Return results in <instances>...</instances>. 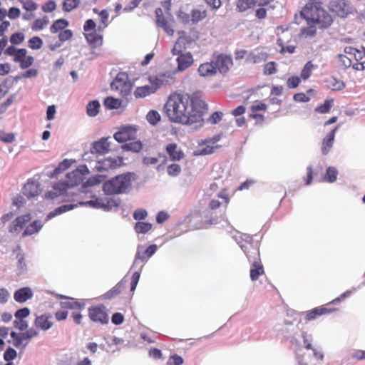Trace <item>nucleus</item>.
I'll list each match as a JSON object with an SVG mask.
<instances>
[{
    "mask_svg": "<svg viewBox=\"0 0 365 365\" xmlns=\"http://www.w3.org/2000/svg\"><path fill=\"white\" fill-rule=\"evenodd\" d=\"M27 51L25 48H19L14 61L20 63V67L25 69L31 66L34 63V58L31 56H26Z\"/></svg>",
    "mask_w": 365,
    "mask_h": 365,
    "instance_id": "nucleus-16",
    "label": "nucleus"
},
{
    "mask_svg": "<svg viewBox=\"0 0 365 365\" xmlns=\"http://www.w3.org/2000/svg\"><path fill=\"white\" fill-rule=\"evenodd\" d=\"M251 268L250 271V279L252 281H256L259 277L264 274V269L262 263L261 259L251 262Z\"/></svg>",
    "mask_w": 365,
    "mask_h": 365,
    "instance_id": "nucleus-23",
    "label": "nucleus"
},
{
    "mask_svg": "<svg viewBox=\"0 0 365 365\" xmlns=\"http://www.w3.org/2000/svg\"><path fill=\"white\" fill-rule=\"evenodd\" d=\"M128 76L125 73H119L111 83V88L123 91L127 86Z\"/></svg>",
    "mask_w": 365,
    "mask_h": 365,
    "instance_id": "nucleus-28",
    "label": "nucleus"
},
{
    "mask_svg": "<svg viewBox=\"0 0 365 365\" xmlns=\"http://www.w3.org/2000/svg\"><path fill=\"white\" fill-rule=\"evenodd\" d=\"M166 152L172 160H180L183 158V153L178 149L176 143H170L166 145Z\"/></svg>",
    "mask_w": 365,
    "mask_h": 365,
    "instance_id": "nucleus-27",
    "label": "nucleus"
},
{
    "mask_svg": "<svg viewBox=\"0 0 365 365\" xmlns=\"http://www.w3.org/2000/svg\"><path fill=\"white\" fill-rule=\"evenodd\" d=\"M191 43V41L189 37L186 36H180L179 37L173 49L172 53L173 55H179L180 53H185L183 51L186 50L187 46Z\"/></svg>",
    "mask_w": 365,
    "mask_h": 365,
    "instance_id": "nucleus-22",
    "label": "nucleus"
},
{
    "mask_svg": "<svg viewBox=\"0 0 365 365\" xmlns=\"http://www.w3.org/2000/svg\"><path fill=\"white\" fill-rule=\"evenodd\" d=\"M329 7L332 12L341 17H345L350 13L349 5L344 0H331Z\"/></svg>",
    "mask_w": 365,
    "mask_h": 365,
    "instance_id": "nucleus-13",
    "label": "nucleus"
},
{
    "mask_svg": "<svg viewBox=\"0 0 365 365\" xmlns=\"http://www.w3.org/2000/svg\"><path fill=\"white\" fill-rule=\"evenodd\" d=\"M333 106V100H326L322 105L316 108V111L319 113H327Z\"/></svg>",
    "mask_w": 365,
    "mask_h": 365,
    "instance_id": "nucleus-51",
    "label": "nucleus"
},
{
    "mask_svg": "<svg viewBox=\"0 0 365 365\" xmlns=\"http://www.w3.org/2000/svg\"><path fill=\"white\" fill-rule=\"evenodd\" d=\"M338 171L334 167H329L327 169L326 174L323 177V181L327 182H334L337 179Z\"/></svg>",
    "mask_w": 365,
    "mask_h": 365,
    "instance_id": "nucleus-37",
    "label": "nucleus"
},
{
    "mask_svg": "<svg viewBox=\"0 0 365 365\" xmlns=\"http://www.w3.org/2000/svg\"><path fill=\"white\" fill-rule=\"evenodd\" d=\"M267 109V104L260 101H255L250 106L251 113H250L249 117L255 120L256 123L262 124L264 120V116L259 112H265Z\"/></svg>",
    "mask_w": 365,
    "mask_h": 365,
    "instance_id": "nucleus-11",
    "label": "nucleus"
},
{
    "mask_svg": "<svg viewBox=\"0 0 365 365\" xmlns=\"http://www.w3.org/2000/svg\"><path fill=\"white\" fill-rule=\"evenodd\" d=\"M49 23L48 17L45 16L41 19H36L31 25V29L33 31H39L42 30L44 27H46Z\"/></svg>",
    "mask_w": 365,
    "mask_h": 365,
    "instance_id": "nucleus-41",
    "label": "nucleus"
},
{
    "mask_svg": "<svg viewBox=\"0 0 365 365\" xmlns=\"http://www.w3.org/2000/svg\"><path fill=\"white\" fill-rule=\"evenodd\" d=\"M156 245L148 246L145 250H138L135 257L134 263L136 264L138 260L144 261L150 258L157 250Z\"/></svg>",
    "mask_w": 365,
    "mask_h": 365,
    "instance_id": "nucleus-25",
    "label": "nucleus"
},
{
    "mask_svg": "<svg viewBox=\"0 0 365 365\" xmlns=\"http://www.w3.org/2000/svg\"><path fill=\"white\" fill-rule=\"evenodd\" d=\"M80 0H64L62 3V9L65 12H70L76 9L79 4Z\"/></svg>",
    "mask_w": 365,
    "mask_h": 365,
    "instance_id": "nucleus-43",
    "label": "nucleus"
},
{
    "mask_svg": "<svg viewBox=\"0 0 365 365\" xmlns=\"http://www.w3.org/2000/svg\"><path fill=\"white\" fill-rule=\"evenodd\" d=\"M103 201H104L102 205V209L104 210H110L113 207H116L119 205V202L111 197H105L103 198Z\"/></svg>",
    "mask_w": 365,
    "mask_h": 365,
    "instance_id": "nucleus-49",
    "label": "nucleus"
},
{
    "mask_svg": "<svg viewBox=\"0 0 365 365\" xmlns=\"http://www.w3.org/2000/svg\"><path fill=\"white\" fill-rule=\"evenodd\" d=\"M42 227V224L38 220H34L28 225L23 232V236L31 235L38 232Z\"/></svg>",
    "mask_w": 365,
    "mask_h": 365,
    "instance_id": "nucleus-34",
    "label": "nucleus"
},
{
    "mask_svg": "<svg viewBox=\"0 0 365 365\" xmlns=\"http://www.w3.org/2000/svg\"><path fill=\"white\" fill-rule=\"evenodd\" d=\"M137 130L132 126L122 128L114 134V138L119 143H124L135 138Z\"/></svg>",
    "mask_w": 365,
    "mask_h": 365,
    "instance_id": "nucleus-14",
    "label": "nucleus"
},
{
    "mask_svg": "<svg viewBox=\"0 0 365 365\" xmlns=\"http://www.w3.org/2000/svg\"><path fill=\"white\" fill-rule=\"evenodd\" d=\"M31 220V214H26L16 217L9 227L10 232H18Z\"/></svg>",
    "mask_w": 365,
    "mask_h": 365,
    "instance_id": "nucleus-20",
    "label": "nucleus"
},
{
    "mask_svg": "<svg viewBox=\"0 0 365 365\" xmlns=\"http://www.w3.org/2000/svg\"><path fill=\"white\" fill-rule=\"evenodd\" d=\"M52 316L51 314H42L36 317L34 320V326L43 331L49 329L53 326L51 321Z\"/></svg>",
    "mask_w": 365,
    "mask_h": 365,
    "instance_id": "nucleus-19",
    "label": "nucleus"
},
{
    "mask_svg": "<svg viewBox=\"0 0 365 365\" xmlns=\"http://www.w3.org/2000/svg\"><path fill=\"white\" fill-rule=\"evenodd\" d=\"M84 180V173L79 169H76L66 175L65 182L56 183L53 188L55 192H48L46 196L54 198L58 195H63L67 188L73 187L80 185Z\"/></svg>",
    "mask_w": 365,
    "mask_h": 365,
    "instance_id": "nucleus-3",
    "label": "nucleus"
},
{
    "mask_svg": "<svg viewBox=\"0 0 365 365\" xmlns=\"http://www.w3.org/2000/svg\"><path fill=\"white\" fill-rule=\"evenodd\" d=\"M351 294L350 291H346L342 294H341L339 297H336V299H333L329 303H327L324 305L315 307L308 312H306L305 319L307 321H311L315 319L317 317L328 314L331 312H334L339 309V308L334 307L333 305H335L338 303H339L341 301L344 300L345 298L349 297Z\"/></svg>",
    "mask_w": 365,
    "mask_h": 365,
    "instance_id": "nucleus-6",
    "label": "nucleus"
},
{
    "mask_svg": "<svg viewBox=\"0 0 365 365\" xmlns=\"http://www.w3.org/2000/svg\"><path fill=\"white\" fill-rule=\"evenodd\" d=\"M314 68V64L311 61H308L304 66L303 67L301 72V78L306 81L312 75V70Z\"/></svg>",
    "mask_w": 365,
    "mask_h": 365,
    "instance_id": "nucleus-47",
    "label": "nucleus"
},
{
    "mask_svg": "<svg viewBox=\"0 0 365 365\" xmlns=\"http://www.w3.org/2000/svg\"><path fill=\"white\" fill-rule=\"evenodd\" d=\"M38 335V331L34 329L31 328L28 329L26 331L22 333V337L26 339V344L29 341V340L33 338L36 337Z\"/></svg>",
    "mask_w": 365,
    "mask_h": 365,
    "instance_id": "nucleus-62",
    "label": "nucleus"
},
{
    "mask_svg": "<svg viewBox=\"0 0 365 365\" xmlns=\"http://www.w3.org/2000/svg\"><path fill=\"white\" fill-rule=\"evenodd\" d=\"M197 71L200 76L202 77H210L217 73L212 59H211L210 62L201 63L198 67Z\"/></svg>",
    "mask_w": 365,
    "mask_h": 365,
    "instance_id": "nucleus-24",
    "label": "nucleus"
},
{
    "mask_svg": "<svg viewBox=\"0 0 365 365\" xmlns=\"http://www.w3.org/2000/svg\"><path fill=\"white\" fill-rule=\"evenodd\" d=\"M23 8L29 11H34L37 9V4L33 0H24L21 2Z\"/></svg>",
    "mask_w": 365,
    "mask_h": 365,
    "instance_id": "nucleus-61",
    "label": "nucleus"
},
{
    "mask_svg": "<svg viewBox=\"0 0 365 365\" xmlns=\"http://www.w3.org/2000/svg\"><path fill=\"white\" fill-rule=\"evenodd\" d=\"M110 138H101L92 143L91 153L92 154L104 155L110 151Z\"/></svg>",
    "mask_w": 365,
    "mask_h": 365,
    "instance_id": "nucleus-15",
    "label": "nucleus"
},
{
    "mask_svg": "<svg viewBox=\"0 0 365 365\" xmlns=\"http://www.w3.org/2000/svg\"><path fill=\"white\" fill-rule=\"evenodd\" d=\"M160 118L161 117L160 113L155 110H150L146 115L147 120L153 125L158 124L160 120Z\"/></svg>",
    "mask_w": 365,
    "mask_h": 365,
    "instance_id": "nucleus-48",
    "label": "nucleus"
},
{
    "mask_svg": "<svg viewBox=\"0 0 365 365\" xmlns=\"http://www.w3.org/2000/svg\"><path fill=\"white\" fill-rule=\"evenodd\" d=\"M264 56L263 53L256 54L251 52L246 56V61L249 63H257L264 60Z\"/></svg>",
    "mask_w": 365,
    "mask_h": 365,
    "instance_id": "nucleus-50",
    "label": "nucleus"
},
{
    "mask_svg": "<svg viewBox=\"0 0 365 365\" xmlns=\"http://www.w3.org/2000/svg\"><path fill=\"white\" fill-rule=\"evenodd\" d=\"M338 128L339 125H336L323 139L322 144V152L324 155H327L330 151V149L331 148L334 144L335 133L337 130Z\"/></svg>",
    "mask_w": 365,
    "mask_h": 365,
    "instance_id": "nucleus-21",
    "label": "nucleus"
},
{
    "mask_svg": "<svg viewBox=\"0 0 365 365\" xmlns=\"http://www.w3.org/2000/svg\"><path fill=\"white\" fill-rule=\"evenodd\" d=\"M61 304L63 308L76 310H81L85 307L84 303L78 302L77 301H75L73 299H71V300L67 302H61Z\"/></svg>",
    "mask_w": 365,
    "mask_h": 365,
    "instance_id": "nucleus-39",
    "label": "nucleus"
},
{
    "mask_svg": "<svg viewBox=\"0 0 365 365\" xmlns=\"http://www.w3.org/2000/svg\"><path fill=\"white\" fill-rule=\"evenodd\" d=\"M28 45L31 49H39L43 46V41L38 36H34L29 40Z\"/></svg>",
    "mask_w": 365,
    "mask_h": 365,
    "instance_id": "nucleus-54",
    "label": "nucleus"
},
{
    "mask_svg": "<svg viewBox=\"0 0 365 365\" xmlns=\"http://www.w3.org/2000/svg\"><path fill=\"white\" fill-rule=\"evenodd\" d=\"M155 93V89L150 84V86L146 85L137 87L134 91L133 95L135 98H143Z\"/></svg>",
    "mask_w": 365,
    "mask_h": 365,
    "instance_id": "nucleus-29",
    "label": "nucleus"
},
{
    "mask_svg": "<svg viewBox=\"0 0 365 365\" xmlns=\"http://www.w3.org/2000/svg\"><path fill=\"white\" fill-rule=\"evenodd\" d=\"M86 38L87 41L93 47H98L103 43V37L96 33V31L90 33H86Z\"/></svg>",
    "mask_w": 365,
    "mask_h": 365,
    "instance_id": "nucleus-30",
    "label": "nucleus"
},
{
    "mask_svg": "<svg viewBox=\"0 0 365 365\" xmlns=\"http://www.w3.org/2000/svg\"><path fill=\"white\" fill-rule=\"evenodd\" d=\"M240 246L250 262L260 259L259 249L257 245L246 241L240 242Z\"/></svg>",
    "mask_w": 365,
    "mask_h": 365,
    "instance_id": "nucleus-12",
    "label": "nucleus"
},
{
    "mask_svg": "<svg viewBox=\"0 0 365 365\" xmlns=\"http://www.w3.org/2000/svg\"><path fill=\"white\" fill-rule=\"evenodd\" d=\"M123 150H130L133 152L138 153L143 148V145L140 141H132L128 143H125L122 146Z\"/></svg>",
    "mask_w": 365,
    "mask_h": 365,
    "instance_id": "nucleus-45",
    "label": "nucleus"
},
{
    "mask_svg": "<svg viewBox=\"0 0 365 365\" xmlns=\"http://www.w3.org/2000/svg\"><path fill=\"white\" fill-rule=\"evenodd\" d=\"M258 2V0H237L236 9L239 12H245L249 9L254 7Z\"/></svg>",
    "mask_w": 365,
    "mask_h": 365,
    "instance_id": "nucleus-31",
    "label": "nucleus"
},
{
    "mask_svg": "<svg viewBox=\"0 0 365 365\" xmlns=\"http://www.w3.org/2000/svg\"><path fill=\"white\" fill-rule=\"evenodd\" d=\"M300 14L308 24H314L320 29H327L333 22L331 15L323 8L322 3L306 4Z\"/></svg>",
    "mask_w": 365,
    "mask_h": 365,
    "instance_id": "nucleus-2",
    "label": "nucleus"
},
{
    "mask_svg": "<svg viewBox=\"0 0 365 365\" xmlns=\"http://www.w3.org/2000/svg\"><path fill=\"white\" fill-rule=\"evenodd\" d=\"M339 58L345 68H349L351 66L353 67V65L354 64L352 58H351L349 55L345 53L344 54H339Z\"/></svg>",
    "mask_w": 365,
    "mask_h": 365,
    "instance_id": "nucleus-58",
    "label": "nucleus"
},
{
    "mask_svg": "<svg viewBox=\"0 0 365 365\" xmlns=\"http://www.w3.org/2000/svg\"><path fill=\"white\" fill-rule=\"evenodd\" d=\"M184 360L182 356L177 354H174L170 356L167 361V365H182Z\"/></svg>",
    "mask_w": 365,
    "mask_h": 365,
    "instance_id": "nucleus-57",
    "label": "nucleus"
},
{
    "mask_svg": "<svg viewBox=\"0 0 365 365\" xmlns=\"http://www.w3.org/2000/svg\"><path fill=\"white\" fill-rule=\"evenodd\" d=\"M100 107L101 105L98 101L94 100L90 101L86 106V113L90 117H94L97 115L99 113Z\"/></svg>",
    "mask_w": 365,
    "mask_h": 365,
    "instance_id": "nucleus-36",
    "label": "nucleus"
},
{
    "mask_svg": "<svg viewBox=\"0 0 365 365\" xmlns=\"http://www.w3.org/2000/svg\"><path fill=\"white\" fill-rule=\"evenodd\" d=\"M316 33H317L316 25H314V24L311 25V24H309L308 26L304 27V28L302 29V30H301V35L304 36L305 37L313 36L316 34Z\"/></svg>",
    "mask_w": 365,
    "mask_h": 365,
    "instance_id": "nucleus-55",
    "label": "nucleus"
},
{
    "mask_svg": "<svg viewBox=\"0 0 365 365\" xmlns=\"http://www.w3.org/2000/svg\"><path fill=\"white\" fill-rule=\"evenodd\" d=\"M163 109L170 122L190 125L203 122L207 106L197 93L175 91L169 95Z\"/></svg>",
    "mask_w": 365,
    "mask_h": 365,
    "instance_id": "nucleus-1",
    "label": "nucleus"
},
{
    "mask_svg": "<svg viewBox=\"0 0 365 365\" xmlns=\"http://www.w3.org/2000/svg\"><path fill=\"white\" fill-rule=\"evenodd\" d=\"M328 87L333 91H341L345 85L343 81L337 80L336 78L331 77L328 81Z\"/></svg>",
    "mask_w": 365,
    "mask_h": 365,
    "instance_id": "nucleus-44",
    "label": "nucleus"
},
{
    "mask_svg": "<svg viewBox=\"0 0 365 365\" xmlns=\"http://www.w3.org/2000/svg\"><path fill=\"white\" fill-rule=\"evenodd\" d=\"M131 187V174L117 175L103 183V190L106 195H118L126 192Z\"/></svg>",
    "mask_w": 365,
    "mask_h": 365,
    "instance_id": "nucleus-4",
    "label": "nucleus"
},
{
    "mask_svg": "<svg viewBox=\"0 0 365 365\" xmlns=\"http://www.w3.org/2000/svg\"><path fill=\"white\" fill-rule=\"evenodd\" d=\"M33 297V292L29 287H23L16 290L14 294V300L24 303Z\"/></svg>",
    "mask_w": 365,
    "mask_h": 365,
    "instance_id": "nucleus-26",
    "label": "nucleus"
},
{
    "mask_svg": "<svg viewBox=\"0 0 365 365\" xmlns=\"http://www.w3.org/2000/svg\"><path fill=\"white\" fill-rule=\"evenodd\" d=\"M155 15H156V24L163 28L164 31L169 36H173L174 34V29L172 26L165 19L163 15V11L161 8H157L155 9Z\"/></svg>",
    "mask_w": 365,
    "mask_h": 365,
    "instance_id": "nucleus-17",
    "label": "nucleus"
},
{
    "mask_svg": "<svg viewBox=\"0 0 365 365\" xmlns=\"http://www.w3.org/2000/svg\"><path fill=\"white\" fill-rule=\"evenodd\" d=\"M123 164V158L118 156L116 158H106L98 161L97 168L99 171H108L116 169Z\"/></svg>",
    "mask_w": 365,
    "mask_h": 365,
    "instance_id": "nucleus-10",
    "label": "nucleus"
},
{
    "mask_svg": "<svg viewBox=\"0 0 365 365\" xmlns=\"http://www.w3.org/2000/svg\"><path fill=\"white\" fill-rule=\"evenodd\" d=\"M216 72L225 74L232 66V58L230 56L223 53H214L212 56Z\"/></svg>",
    "mask_w": 365,
    "mask_h": 365,
    "instance_id": "nucleus-8",
    "label": "nucleus"
},
{
    "mask_svg": "<svg viewBox=\"0 0 365 365\" xmlns=\"http://www.w3.org/2000/svg\"><path fill=\"white\" fill-rule=\"evenodd\" d=\"M277 71L276 63L274 61L268 62L264 66V73L265 75H272Z\"/></svg>",
    "mask_w": 365,
    "mask_h": 365,
    "instance_id": "nucleus-59",
    "label": "nucleus"
},
{
    "mask_svg": "<svg viewBox=\"0 0 365 365\" xmlns=\"http://www.w3.org/2000/svg\"><path fill=\"white\" fill-rule=\"evenodd\" d=\"M88 317L94 322L106 324L108 323L109 317L104 305L91 306L88 308Z\"/></svg>",
    "mask_w": 365,
    "mask_h": 365,
    "instance_id": "nucleus-9",
    "label": "nucleus"
},
{
    "mask_svg": "<svg viewBox=\"0 0 365 365\" xmlns=\"http://www.w3.org/2000/svg\"><path fill=\"white\" fill-rule=\"evenodd\" d=\"M301 80L298 76H292L287 81V86L289 88H295L300 83Z\"/></svg>",
    "mask_w": 365,
    "mask_h": 365,
    "instance_id": "nucleus-63",
    "label": "nucleus"
},
{
    "mask_svg": "<svg viewBox=\"0 0 365 365\" xmlns=\"http://www.w3.org/2000/svg\"><path fill=\"white\" fill-rule=\"evenodd\" d=\"M104 178L102 175H98L89 178L84 183V187H91L101 183Z\"/></svg>",
    "mask_w": 365,
    "mask_h": 365,
    "instance_id": "nucleus-53",
    "label": "nucleus"
},
{
    "mask_svg": "<svg viewBox=\"0 0 365 365\" xmlns=\"http://www.w3.org/2000/svg\"><path fill=\"white\" fill-rule=\"evenodd\" d=\"M207 10L203 9H195L191 11V21L192 23H197L207 17Z\"/></svg>",
    "mask_w": 365,
    "mask_h": 365,
    "instance_id": "nucleus-33",
    "label": "nucleus"
},
{
    "mask_svg": "<svg viewBox=\"0 0 365 365\" xmlns=\"http://www.w3.org/2000/svg\"><path fill=\"white\" fill-rule=\"evenodd\" d=\"M149 82L155 89V92L162 87L172 86L175 83V78L170 73H160L155 76H150Z\"/></svg>",
    "mask_w": 365,
    "mask_h": 365,
    "instance_id": "nucleus-7",
    "label": "nucleus"
},
{
    "mask_svg": "<svg viewBox=\"0 0 365 365\" xmlns=\"http://www.w3.org/2000/svg\"><path fill=\"white\" fill-rule=\"evenodd\" d=\"M68 26V21L64 19H57L53 21L50 27V31L52 34H58V40L55 43L48 46L51 51H55L61 46L63 42L71 39L73 36V32L66 28Z\"/></svg>",
    "mask_w": 365,
    "mask_h": 365,
    "instance_id": "nucleus-5",
    "label": "nucleus"
},
{
    "mask_svg": "<svg viewBox=\"0 0 365 365\" xmlns=\"http://www.w3.org/2000/svg\"><path fill=\"white\" fill-rule=\"evenodd\" d=\"M344 52L349 56H353L354 62H358L361 60L362 56L365 53V48H363V51H361L351 46H346L344 49Z\"/></svg>",
    "mask_w": 365,
    "mask_h": 365,
    "instance_id": "nucleus-32",
    "label": "nucleus"
},
{
    "mask_svg": "<svg viewBox=\"0 0 365 365\" xmlns=\"http://www.w3.org/2000/svg\"><path fill=\"white\" fill-rule=\"evenodd\" d=\"M24 34L21 32H16L10 36V42L14 45H19L24 41Z\"/></svg>",
    "mask_w": 365,
    "mask_h": 365,
    "instance_id": "nucleus-56",
    "label": "nucleus"
},
{
    "mask_svg": "<svg viewBox=\"0 0 365 365\" xmlns=\"http://www.w3.org/2000/svg\"><path fill=\"white\" fill-rule=\"evenodd\" d=\"M277 45L281 48L280 52L282 53H293L295 51L294 46H293V45L285 46L284 41L281 38H279L277 39Z\"/></svg>",
    "mask_w": 365,
    "mask_h": 365,
    "instance_id": "nucleus-52",
    "label": "nucleus"
},
{
    "mask_svg": "<svg viewBox=\"0 0 365 365\" xmlns=\"http://www.w3.org/2000/svg\"><path fill=\"white\" fill-rule=\"evenodd\" d=\"M23 192L29 198H31L38 195V187L34 182L27 183L24 187Z\"/></svg>",
    "mask_w": 365,
    "mask_h": 365,
    "instance_id": "nucleus-42",
    "label": "nucleus"
},
{
    "mask_svg": "<svg viewBox=\"0 0 365 365\" xmlns=\"http://www.w3.org/2000/svg\"><path fill=\"white\" fill-rule=\"evenodd\" d=\"M125 286V282L122 280L114 286L110 290L106 293V297L110 299L115 297L122 292Z\"/></svg>",
    "mask_w": 365,
    "mask_h": 365,
    "instance_id": "nucleus-35",
    "label": "nucleus"
},
{
    "mask_svg": "<svg viewBox=\"0 0 365 365\" xmlns=\"http://www.w3.org/2000/svg\"><path fill=\"white\" fill-rule=\"evenodd\" d=\"M167 172L170 176H177L181 172V167L178 164H171L168 167Z\"/></svg>",
    "mask_w": 365,
    "mask_h": 365,
    "instance_id": "nucleus-60",
    "label": "nucleus"
},
{
    "mask_svg": "<svg viewBox=\"0 0 365 365\" xmlns=\"http://www.w3.org/2000/svg\"><path fill=\"white\" fill-rule=\"evenodd\" d=\"M148 216V212L143 209H137L133 212V218L136 220H143Z\"/></svg>",
    "mask_w": 365,
    "mask_h": 365,
    "instance_id": "nucleus-64",
    "label": "nucleus"
},
{
    "mask_svg": "<svg viewBox=\"0 0 365 365\" xmlns=\"http://www.w3.org/2000/svg\"><path fill=\"white\" fill-rule=\"evenodd\" d=\"M121 100L109 96L105 98L103 104L108 109H117L120 107Z\"/></svg>",
    "mask_w": 365,
    "mask_h": 365,
    "instance_id": "nucleus-38",
    "label": "nucleus"
},
{
    "mask_svg": "<svg viewBox=\"0 0 365 365\" xmlns=\"http://www.w3.org/2000/svg\"><path fill=\"white\" fill-rule=\"evenodd\" d=\"M152 227V224L141 221L136 222L134 226L135 231L138 234H145L149 232Z\"/></svg>",
    "mask_w": 365,
    "mask_h": 365,
    "instance_id": "nucleus-40",
    "label": "nucleus"
},
{
    "mask_svg": "<svg viewBox=\"0 0 365 365\" xmlns=\"http://www.w3.org/2000/svg\"><path fill=\"white\" fill-rule=\"evenodd\" d=\"M73 205H64L57 207L53 212H51L46 217V220H48L53 217L54 216L63 213L66 211H68L73 208Z\"/></svg>",
    "mask_w": 365,
    "mask_h": 365,
    "instance_id": "nucleus-46",
    "label": "nucleus"
},
{
    "mask_svg": "<svg viewBox=\"0 0 365 365\" xmlns=\"http://www.w3.org/2000/svg\"><path fill=\"white\" fill-rule=\"evenodd\" d=\"M176 59L178 63V71H183L192 65L194 59L191 53L186 52L185 53H180Z\"/></svg>",
    "mask_w": 365,
    "mask_h": 365,
    "instance_id": "nucleus-18",
    "label": "nucleus"
}]
</instances>
